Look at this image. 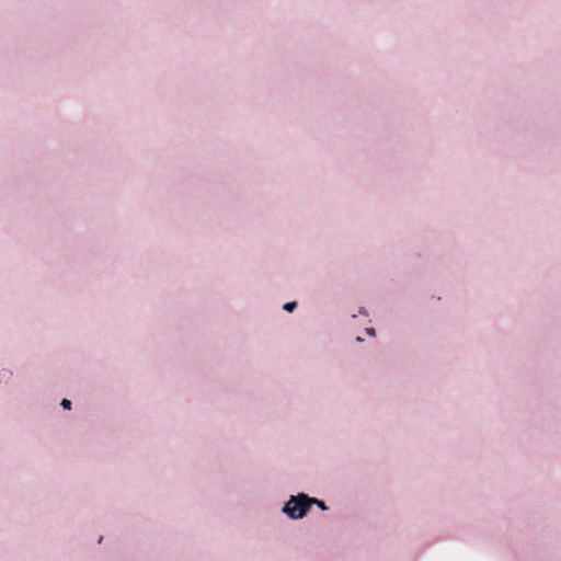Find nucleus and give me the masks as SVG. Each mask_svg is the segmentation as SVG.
Wrapping results in <instances>:
<instances>
[{"label": "nucleus", "instance_id": "nucleus-1", "mask_svg": "<svg viewBox=\"0 0 561 561\" xmlns=\"http://www.w3.org/2000/svg\"><path fill=\"white\" fill-rule=\"evenodd\" d=\"M309 511L310 496H308L306 493L291 495L283 507V513L291 519H301L308 514Z\"/></svg>", "mask_w": 561, "mask_h": 561}, {"label": "nucleus", "instance_id": "nucleus-2", "mask_svg": "<svg viewBox=\"0 0 561 561\" xmlns=\"http://www.w3.org/2000/svg\"><path fill=\"white\" fill-rule=\"evenodd\" d=\"M312 505H317L322 511H327L328 510L327 504L322 500H319L317 497H310V507Z\"/></svg>", "mask_w": 561, "mask_h": 561}, {"label": "nucleus", "instance_id": "nucleus-3", "mask_svg": "<svg viewBox=\"0 0 561 561\" xmlns=\"http://www.w3.org/2000/svg\"><path fill=\"white\" fill-rule=\"evenodd\" d=\"M297 307V302L296 301H290V302H286L284 306H283V309L286 310L287 312H293Z\"/></svg>", "mask_w": 561, "mask_h": 561}, {"label": "nucleus", "instance_id": "nucleus-4", "mask_svg": "<svg viewBox=\"0 0 561 561\" xmlns=\"http://www.w3.org/2000/svg\"><path fill=\"white\" fill-rule=\"evenodd\" d=\"M60 405L65 410H70L71 409V401L69 399H62L61 402H60Z\"/></svg>", "mask_w": 561, "mask_h": 561}, {"label": "nucleus", "instance_id": "nucleus-5", "mask_svg": "<svg viewBox=\"0 0 561 561\" xmlns=\"http://www.w3.org/2000/svg\"><path fill=\"white\" fill-rule=\"evenodd\" d=\"M365 332L369 335V336H375L376 335V331L374 328H367L365 330Z\"/></svg>", "mask_w": 561, "mask_h": 561}, {"label": "nucleus", "instance_id": "nucleus-6", "mask_svg": "<svg viewBox=\"0 0 561 561\" xmlns=\"http://www.w3.org/2000/svg\"><path fill=\"white\" fill-rule=\"evenodd\" d=\"M356 342H363V339L360 336H357Z\"/></svg>", "mask_w": 561, "mask_h": 561}]
</instances>
